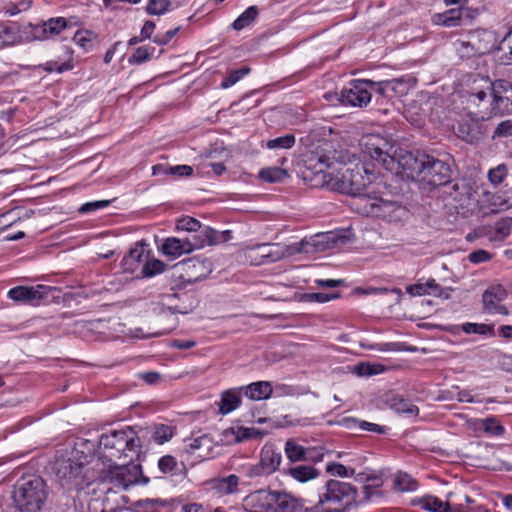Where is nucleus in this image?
I'll use <instances>...</instances> for the list:
<instances>
[{
  "instance_id": "nucleus-1",
  "label": "nucleus",
  "mask_w": 512,
  "mask_h": 512,
  "mask_svg": "<svg viewBox=\"0 0 512 512\" xmlns=\"http://www.w3.org/2000/svg\"><path fill=\"white\" fill-rule=\"evenodd\" d=\"M305 163L321 178V184L328 190L359 197L362 204L365 203L368 188L374 184L377 175L369 164H355L353 167H345L338 174L327 171L333 160L326 154L318 151L306 155Z\"/></svg>"
},
{
  "instance_id": "nucleus-2",
  "label": "nucleus",
  "mask_w": 512,
  "mask_h": 512,
  "mask_svg": "<svg viewBox=\"0 0 512 512\" xmlns=\"http://www.w3.org/2000/svg\"><path fill=\"white\" fill-rule=\"evenodd\" d=\"M344 242V237L339 233L326 232L315 234L290 245L263 243L248 246L244 249V256L251 265L260 266L274 263L285 257H291L296 254L313 255L324 252Z\"/></svg>"
},
{
  "instance_id": "nucleus-3",
  "label": "nucleus",
  "mask_w": 512,
  "mask_h": 512,
  "mask_svg": "<svg viewBox=\"0 0 512 512\" xmlns=\"http://www.w3.org/2000/svg\"><path fill=\"white\" fill-rule=\"evenodd\" d=\"M248 512H307L301 499L285 491L257 490L244 498Z\"/></svg>"
},
{
  "instance_id": "nucleus-4",
  "label": "nucleus",
  "mask_w": 512,
  "mask_h": 512,
  "mask_svg": "<svg viewBox=\"0 0 512 512\" xmlns=\"http://www.w3.org/2000/svg\"><path fill=\"white\" fill-rule=\"evenodd\" d=\"M141 440L137 432L130 426L121 430H112L102 434L99 439V453L104 459L128 458L132 461L141 452Z\"/></svg>"
},
{
  "instance_id": "nucleus-5",
  "label": "nucleus",
  "mask_w": 512,
  "mask_h": 512,
  "mask_svg": "<svg viewBox=\"0 0 512 512\" xmlns=\"http://www.w3.org/2000/svg\"><path fill=\"white\" fill-rule=\"evenodd\" d=\"M385 162L386 170L419 181L424 165L428 163V155L425 153L414 154L400 149L399 152L394 150L392 158L386 157Z\"/></svg>"
},
{
  "instance_id": "nucleus-6",
  "label": "nucleus",
  "mask_w": 512,
  "mask_h": 512,
  "mask_svg": "<svg viewBox=\"0 0 512 512\" xmlns=\"http://www.w3.org/2000/svg\"><path fill=\"white\" fill-rule=\"evenodd\" d=\"M364 204L359 210L361 213L373 217L383 218L389 222H400L404 220L408 211L405 207L394 201L384 200L378 197L375 192L367 193Z\"/></svg>"
},
{
  "instance_id": "nucleus-7",
  "label": "nucleus",
  "mask_w": 512,
  "mask_h": 512,
  "mask_svg": "<svg viewBox=\"0 0 512 512\" xmlns=\"http://www.w3.org/2000/svg\"><path fill=\"white\" fill-rule=\"evenodd\" d=\"M357 490L347 482L331 479L326 482L324 491L319 494V503L347 507L356 501Z\"/></svg>"
},
{
  "instance_id": "nucleus-8",
  "label": "nucleus",
  "mask_w": 512,
  "mask_h": 512,
  "mask_svg": "<svg viewBox=\"0 0 512 512\" xmlns=\"http://www.w3.org/2000/svg\"><path fill=\"white\" fill-rule=\"evenodd\" d=\"M76 453L74 449L57 451L54 461L50 464L51 470L59 480L70 481L80 474L82 464L73 459Z\"/></svg>"
},
{
  "instance_id": "nucleus-9",
  "label": "nucleus",
  "mask_w": 512,
  "mask_h": 512,
  "mask_svg": "<svg viewBox=\"0 0 512 512\" xmlns=\"http://www.w3.org/2000/svg\"><path fill=\"white\" fill-rule=\"evenodd\" d=\"M491 90V111L498 115L512 114V83L499 79L494 81Z\"/></svg>"
},
{
  "instance_id": "nucleus-10",
  "label": "nucleus",
  "mask_w": 512,
  "mask_h": 512,
  "mask_svg": "<svg viewBox=\"0 0 512 512\" xmlns=\"http://www.w3.org/2000/svg\"><path fill=\"white\" fill-rule=\"evenodd\" d=\"M28 468H18L21 479L14 485L12 498L16 510L19 512H31L32 503V475L26 472Z\"/></svg>"
},
{
  "instance_id": "nucleus-11",
  "label": "nucleus",
  "mask_w": 512,
  "mask_h": 512,
  "mask_svg": "<svg viewBox=\"0 0 512 512\" xmlns=\"http://www.w3.org/2000/svg\"><path fill=\"white\" fill-rule=\"evenodd\" d=\"M419 182L438 187L447 184L451 178V169L445 162L428 155V163L424 165Z\"/></svg>"
},
{
  "instance_id": "nucleus-12",
  "label": "nucleus",
  "mask_w": 512,
  "mask_h": 512,
  "mask_svg": "<svg viewBox=\"0 0 512 512\" xmlns=\"http://www.w3.org/2000/svg\"><path fill=\"white\" fill-rule=\"evenodd\" d=\"M140 473V466L128 461L120 465H110L107 477L116 487L127 489L138 482Z\"/></svg>"
},
{
  "instance_id": "nucleus-13",
  "label": "nucleus",
  "mask_w": 512,
  "mask_h": 512,
  "mask_svg": "<svg viewBox=\"0 0 512 512\" xmlns=\"http://www.w3.org/2000/svg\"><path fill=\"white\" fill-rule=\"evenodd\" d=\"M369 82L366 80H356L350 83L349 87H344L340 94V102L344 106L363 107L370 101L372 94L368 89Z\"/></svg>"
},
{
  "instance_id": "nucleus-14",
  "label": "nucleus",
  "mask_w": 512,
  "mask_h": 512,
  "mask_svg": "<svg viewBox=\"0 0 512 512\" xmlns=\"http://www.w3.org/2000/svg\"><path fill=\"white\" fill-rule=\"evenodd\" d=\"M361 145L363 146L364 152L372 159L379 162L384 168L386 157L392 158L390 151L393 149V146L379 135L370 134L364 136L361 140Z\"/></svg>"
},
{
  "instance_id": "nucleus-15",
  "label": "nucleus",
  "mask_w": 512,
  "mask_h": 512,
  "mask_svg": "<svg viewBox=\"0 0 512 512\" xmlns=\"http://www.w3.org/2000/svg\"><path fill=\"white\" fill-rule=\"evenodd\" d=\"M508 292L502 285L491 286L482 295L483 308L488 314L508 315V309L502 305Z\"/></svg>"
},
{
  "instance_id": "nucleus-16",
  "label": "nucleus",
  "mask_w": 512,
  "mask_h": 512,
  "mask_svg": "<svg viewBox=\"0 0 512 512\" xmlns=\"http://www.w3.org/2000/svg\"><path fill=\"white\" fill-rule=\"evenodd\" d=\"M468 45L478 52V55H484L493 50L498 43L497 35L494 31L486 29H476L468 34Z\"/></svg>"
},
{
  "instance_id": "nucleus-17",
  "label": "nucleus",
  "mask_w": 512,
  "mask_h": 512,
  "mask_svg": "<svg viewBox=\"0 0 512 512\" xmlns=\"http://www.w3.org/2000/svg\"><path fill=\"white\" fill-rule=\"evenodd\" d=\"M229 235L230 231H224L220 233L215 229L206 226L197 234L186 238L191 243V250L193 252L195 250L202 249L205 246H212L220 243L221 241H226Z\"/></svg>"
},
{
  "instance_id": "nucleus-18",
  "label": "nucleus",
  "mask_w": 512,
  "mask_h": 512,
  "mask_svg": "<svg viewBox=\"0 0 512 512\" xmlns=\"http://www.w3.org/2000/svg\"><path fill=\"white\" fill-rule=\"evenodd\" d=\"M150 256V251L147 249V245L143 243H136L133 248L130 249L129 253L125 255L121 261V267L124 272L134 273Z\"/></svg>"
},
{
  "instance_id": "nucleus-19",
  "label": "nucleus",
  "mask_w": 512,
  "mask_h": 512,
  "mask_svg": "<svg viewBox=\"0 0 512 512\" xmlns=\"http://www.w3.org/2000/svg\"><path fill=\"white\" fill-rule=\"evenodd\" d=\"M191 247L187 238L168 237L163 241L160 251L166 257L174 260L184 254L192 253Z\"/></svg>"
},
{
  "instance_id": "nucleus-20",
  "label": "nucleus",
  "mask_w": 512,
  "mask_h": 512,
  "mask_svg": "<svg viewBox=\"0 0 512 512\" xmlns=\"http://www.w3.org/2000/svg\"><path fill=\"white\" fill-rule=\"evenodd\" d=\"M67 27V21L63 17L51 18L42 24L34 25V40H45L58 35Z\"/></svg>"
},
{
  "instance_id": "nucleus-21",
  "label": "nucleus",
  "mask_w": 512,
  "mask_h": 512,
  "mask_svg": "<svg viewBox=\"0 0 512 512\" xmlns=\"http://www.w3.org/2000/svg\"><path fill=\"white\" fill-rule=\"evenodd\" d=\"M284 451H285L286 457L291 462H300V461H308V460L314 461V462L321 461V455L312 456L311 452L313 450L303 447L302 445L296 443L292 439H289L286 441Z\"/></svg>"
},
{
  "instance_id": "nucleus-22",
  "label": "nucleus",
  "mask_w": 512,
  "mask_h": 512,
  "mask_svg": "<svg viewBox=\"0 0 512 512\" xmlns=\"http://www.w3.org/2000/svg\"><path fill=\"white\" fill-rule=\"evenodd\" d=\"M183 269L195 279L206 276L211 272V262L204 258L199 257L188 258L179 263Z\"/></svg>"
},
{
  "instance_id": "nucleus-23",
  "label": "nucleus",
  "mask_w": 512,
  "mask_h": 512,
  "mask_svg": "<svg viewBox=\"0 0 512 512\" xmlns=\"http://www.w3.org/2000/svg\"><path fill=\"white\" fill-rule=\"evenodd\" d=\"M281 461V452L277 451L274 445L265 444L262 447L259 462L270 474L274 473L279 468Z\"/></svg>"
},
{
  "instance_id": "nucleus-24",
  "label": "nucleus",
  "mask_w": 512,
  "mask_h": 512,
  "mask_svg": "<svg viewBox=\"0 0 512 512\" xmlns=\"http://www.w3.org/2000/svg\"><path fill=\"white\" fill-rule=\"evenodd\" d=\"M418 505L422 510L429 512H464L462 504L451 509L447 502H443L441 499L431 495L419 499Z\"/></svg>"
},
{
  "instance_id": "nucleus-25",
  "label": "nucleus",
  "mask_w": 512,
  "mask_h": 512,
  "mask_svg": "<svg viewBox=\"0 0 512 512\" xmlns=\"http://www.w3.org/2000/svg\"><path fill=\"white\" fill-rule=\"evenodd\" d=\"M47 72H58L72 70L73 65V50L70 47H64L63 57H59L58 60H51L46 62L44 65H40Z\"/></svg>"
},
{
  "instance_id": "nucleus-26",
  "label": "nucleus",
  "mask_w": 512,
  "mask_h": 512,
  "mask_svg": "<svg viewBox=\"0 0 512 512\" xmlns=\"http://www.w3.org/2000/svg\"><path fill=\"white\" fill-rule=\"evenodd\" d=\"M242 389H228L221 394L219 412L223 415L234 411L241 403Z\"/></svg>"
},
{
  "instance_id": "nucleus-27",
  "label": "nucleus",
  "mask_w": 512,
  "mask_h": 512,
  "mask_svg": "<svg viewBox=\"0 0 512 512\" xmlns=\"http://www.w3.org/2000/svg\"><path fill=\"white\" fill-rule=\"evenodd\" d=\"M244 395L251 400L268 399L272 394V386L267 381H258L241 387Z\"/></svg>"
},
{
  "instance_id": "nucleus-28",
  "label": "nucleus",
  "mask_w": 512,
  "mask_h": 512,
  "mask_svg": "<svg viewBox=\"0 0 512 512\" xmlns=\"http://www.w3.org/2000/svg\"><path fill=\"white\" fill-rule=\"evenodd\" d=\"M239 477L230 474L226 477L215 478L210 481V486L217 493L228 495L238 491Z\"/></svg>"
},
{
  "instance_id": "nucleus-29",
  "label": "nucleus",
  "mask_w": 512,
  "mask_h": 512,
  "mask_svg": "<svg viewBox=\"0 0 512 512\" xmlns=\"http://www.w3.org/2000/svg\"><path fill=\"white\" fill-rule=\"evenodd\" d=\"M60 289L56 287L38 284L34 286V305L59 302Z\"/></svg>"
},
{
  "instance_id": "nucleus-30",
  "label": "nucleus",
  "mask_w": 512,
  "mask_h": 512,
  "mask_svg": "<svg viewBox=\"0 0 512 512\" xmlns=\"http://www.w3.org/2000/svg\"><path fill=\"white\" fill-rule=\"evenodd\" d=\"M286 475L299 483H306L319 476V471L310 465H296L285 470Z\"/></svg>"
},
{
  "instance_id": "nucleus-31",
  "label": "nucleus",
  "mask_w": 512,
  "mask_h": 512,
  "mask_svg": "<svg viewBox=\"0 0 512 512\" xmlns=\"http://www.w3.org/2000/svg\"><path fill=\"white\" fill-rule=\"evenodd\" d=\"M158 467L164 474H171L172 476L185 477L187 470L183 463H178L172 455H164L158 461Z\"/></svg>"
},
{
  "instance_id": "nucleus-32",
  "label": "nucleus",
  "mask_w": 512,
  "mask_h": 512,
  "mask_svg": "<svg viewBox=\"0 0 512 512\" xmlns=\"http://www.w3.org/2000/svg\"><path fill=\"white\" fill-rule=\"evenodd\" d=\"M462 8L449 9L443 13H437L433 16L432 21L436 25L445 27H455L461 24Z\"/></svg>"
},
{
  "instance_id": "nucleus-33",
  "label": "nucleus",
  "mask_w": 512,
  "mask_h": 512,
  "mask_svg": "<svg viewBox=\"0 0 512 512\" xmlns=\"http://www.w3.org/2000/svg\"><path fill=\"white\" fill-rule=\"evenodd\" d=\"M456 135L463 141L474 143L480 139L481 133L477 123L463 121L458 123Z\"/></svg>"
},
{
  "instance_id": "nucleus-34",
  "label": "nucleus",
  "mask_w": 512,
  "mask_h": 512,
  "mask_svg": "<svg viewBox=\"0 0 512 512\" xmlns=\"http://www.w3.org/2000/svg\"><path fill=\"white\" fill-rule=\"evenodd\" d=\"M211 449V438L207 435H202L200 437L192 439L191 442L187 445L186 451L191 454H194L197 451H199L197 456L199 458H206L209 455Z\"/></svg>"
},
{
  "instance_id": "nucleus-35",
  "label": "nucleus",
  "mask_w": 512,
  "mask_h": 512,
  "mask_svg": "<svg viewBox=\"0 0 512 512\" xmlns=\"http://www.w3.org/2000/svg\"><path fill=\"white\" fill-rule=\"evenodd\" d=\"M389 407L397 413L408 414L411 416H417L419 409L413 405L409 400L405 399L400 395L392 396L388 400Z\"/></svg>"
},
{
  "instance_id": "nucleus-36",
  "label": "nucleus",
  "mask_w": 512,
  "mask_h": 512,
  "mask_svg": "<svg viewBox=\"0 0 512 512\" xmlns=\"http://www.w3.org/2000/svg\"><path fill=\"white\" fill-rule=\"evenodd\" d=\"M175 433V427L166 424H156L151 433L152 439L158 444L168 442Z\"/></svg>"
},
{
  "instance_id": "nucleus-37",
  "label": "nucleus",
  "mask_w": 512,
  "mask_h": 512,
  "mask_svg": "<svg viewBox=\"0 0 512 512\" xmlns=\"http://www.w3.org/2000/svg\"><path fill=\"white\" fill-rule=\"evenodd\" d=\"M358 480L366 481V482H368V481L375 482L373 485H365L364 486L363 493H364V497H365L366 501H370L374 495L381 496L382 493L378 490V488L382 486V481L377 476L365 475V474L361 473L358 475Z\"/></svg>"
},
{
  "instance_id": "nucleus-38",
  "label": "nucleus",
  "mask_w": 512,
  "mask_h": 512,
  "mask_svg": "<svg viewBox=\"0 0 512 512\" xmlns=\"http://www.w3.org/2000/svg\"><path fill=\"white\" fill-rule=\"evenodd\" d=\"M259 11L256 6L248 7L239 17L233 22V29L239 31L249 26L258 16Z\"/></svg>"
},
{
  "instance_id": "nucleus-39",
  "label": "nucleus",
  "mask_w": 512,
  "mask_h": 512,
  "mask_svg": "<svg viewBox=\"0 0 512 512\" xmlns=\"http://www.w3.org/2000/svg\"><path fill=\"white\" fill-rule=\"evenodd\" d=\"M512 228V218L505 217L495 223L494 233L490 237L492 241H504L510 234Z\"/></svg>"
},
{
  "instance_id": "nucleus-40",
  "label": "nucleus",
  "mask_w": 512,
  "mask_h": 512,
  "mask_svg": "<svg viewBox=\"0 0 512 512\" xmlns=\"http://www.w3.org/2000/svg\"><path fill=\"white\" fill-rule=\"evenodd\" d=\"M394 489L400 492L414 491L417 489V482L407 473L399 472L394 478Z\"/></svg>"
},
{
  "instance_id": "nucleus-41",
  "label": "nucleus",
  "mask_w": 512,
  "mask_h": 512,
  "mask_svg": "<svg viewBox=\"0 0 512 512\" xmlns=\"http://www.w3.org/2000/svg\"><path fill=\"white\" fill-rule=\"evenodd\" d=\"M462 331L466 334H479L484 336H494V326L484 323L467 322L462 325Z\"/></svg>"
},
{
  "instance_id": "nucleus-42",
  "label": "nucleus",
  "mask_w": 512,
  "mask_h": 512,
  "mask_svg": "<svg viewBox=\"0 0 512 512\" xmlns=\"http://www.w3.org/2000/svg\"><path fill=\"white\" fill-rule=\"evenodd\" d=\"M288 176L286 170L279 167H268L260 170L259 177L269 183L282 181Z\"/></svg>"
},
{
  "instance_id": "nucleus-43",
  "label": "nucleus",
  "mask_w": 512,
  "mask_h": 512,
  "mask_svg": "<svg viewBox=\"0 0 512 512\" xmlns=\"http://www.w3.org/2000/svg\"><path fill=\"white\" fill-rule=\"evenodd\" d=\"M165 263L159 259L149 257L143 264L141 273L144 277H153L157 274L162 273L165 270Z\"/></svg>"
},
{
  "instance_id": "nucleus-44",
  "label": "nucleus",
  "mask_w": 512,
  "mask_h": 512,
  "mask_svg": "<svg viewBox=\"0 0 512 512\" xmlns=\"http://www.w3.org/2000/svg\"><path fill=\"white\" fill-rule=\"evenodd\" d=\"M508 176V167L506 164H499L488 171L487 177L491 185L499 186Z\"/></svg>"
},
{
  "instance_id": "nucleus-45",
  "label": "nucleus",
  "mask_w": 512,
  "mask_h": 512,
  "mask_svg": "<svg viewBox=\"0 0 512 512\" xmlns=\"http://www.w3.org/2000/svg\"><path fill=\"white\" fill-rule=\"evenodd\" d=\"M481 428L486 434L492 436H502L505 433V428L500 422L494 418L489 417L480 421Z\"/></svg>"
},
{
  "instance_id": "nucleus-46",
  "label": "nucleus",
  "mask_w": 512,
  "mask_h": 512,
  "mask_svg": "<svg viewBox=\"0 0 512 512\" xmlns=\"http://www.w3.org/2000/svg\"><path fill=\"white\" fill-rule=\"evenodd\" d=\"M155 48L152 46H141L128 58L130 64H142L151 59Z\"/></svg>"
},
{
  "instance_id": "nucleus-47",
  "label": "nucleus",
  "mask_w": 512,
  "mask_h": 512,
  "mask_svg": "<svg viewBox=\"0 0 512 512\" xmlns=\"http://www.w3.org/2000/svg\"><path fill=\"white\" fill-rule=\"evenodd\" d=\"M171 0H147L146 12L149 15H163L169 11Z\"/></svg>"
},
{
  "instance_id": "nucleus-48",
  "label": "nucleus",
  "mask_w": 512,
  "mask_h": 512,
  "mask_svg": "<svg viewBox=\"0 0 512 512\" xmlns=\"http://www.w3.org/2000/svg\"><path fill=\"white\" fill-rule=\"evenodd\" d=\"M8 297L16 302H30L32 300V287H14L9 290Z\"/></svg>"
},
{
  "instance_id": "nucleus-49",
  "label": "nucleus",
  "mask_w": 512,
  "mask_h": 512,
  "mask_svg": "<svg viewBox=\"0 0 512 512\" xmlns=\"http://www.w3.org/2000/svg\"><path fill=\"white\" fill-rule=\"evenodd\" d=\"M326 471L332 475L342 478L351 477L355 474V469L348 468L341 463L330 462L326 465Z\"/></svg>"
},
{
  "instance_id": "nucleus-50",
  "label": "nucleus",
  "mask_w": 512,
  "mask_h": 512,
  "mask_svg": "<svg viewBox=\"0 0 512 512\" xmlns=\"http://www.w3.org/2000/svg\"><path fill=\"white\" fill-rule=\"evenodd\" d=\"M200 228L201 222L190 216H184L176 222V230L178 231L197 232Z\"/></svg>"
},
{
  "instance_id": "nucleus-51",
  "label": "nucleus",
  "mask_w": 512,
  "mask_h": 512,
  "mask_svg": "<svg viewBox=\"0 0 512 512\" xmlns=\"http://www.w3.org/2000/svg\"><path fill=\"white\" fill-rule=\"evenodd\" d=\"M295 144V136L293 134H286L281 137L271 139L267 142L269 149H289Z\"/></svg>"
},
{
  "instance_id": "nucleus-52",
  "label": "nucleus",
  "mask_w": 512,
  "mask_h": 512,
  "mask_svg": "<svg viewBox=\"0 0 512 512\" xmlns=\"http://www.w3.org/2000/svg\"><path fill=\"white\" fill-rule=\"evenodd\" d=\"M250 72L249 67H242L238 70H233L229 73L228 76H226L222 82L221 87L224 89H227L234 84H236L240 79H242L245 75H247Z\"/></svg>"
},
{
  "instance_id": "nucleus-53",
  "label": "nucleus",
  "mask_w": 512,
  "mask_h": 512,
  "mask_svg": "<svg viewBox=\"0 0 512 512\" xmlns=\"http://www.w3.org/2000/svg\"><path fill=\"white\" fill-rule=\"evenodd\" d=\"M73 40L85 51L90 50L93 46V34L88 30L77 31L73 37Z\"/></svg>"
},
{
  "instance_id": "nucleus-54",
  "label": "nucleus",
  "mask_w": 512,
  "mask_h": 512,
  "mask_svg": "<svg viewBox=\"0 0 512 512\" xmlns=\"http://www.w3.org/2000/svg\"><path fill=\"white\" fill-rule=\"evenodd\" d=\"M339 297H340L339 292H333V293L315 292V293L304 294L302 299L306 302L326 303L330 300L337 299Z\"/></svg>"
},
{
  "instance_id": "nucleus-55",
  "label": "nucleus",
  "mask_w": 512,
  "mask_h": 512,
  "mask_svg": "<svg viewBox=\"0 0 512 512\" xmlns=\"http://www.w3.org/2000/svg\"><path fill=\"white\" fill-rule=\"evenodd\" d=\"M366 82H369L368 89L370 92H376L380 95H385L387 90H394L395 89V83H397V80H387V81H381V82H374L372 80H366Z\"/></svg>"
},
{
  "instance_id": "nucleus-56",
  "label": "nucleus",
  "mask_w": 512,
  "mask_h": 512,
  "mask_svg": "<svg viewBox=\"0 0 512 512\" xmlns=\"http://www.w3.org/2000/svg\"><path fill=\"white\" fill-rule=\"evenodd\" d=\"M245 475L250 479L260 478L271 475L260 462L246 465L243 468Z\"/></svg>"
},
{
  "instance_id": "nucleus-57",
  "label": "nucleus",
  "mask_w": 512,
  "mask_h": 512,
  "mask_svg": "<svg viewBox=\"0 0 512 512\" xmlns=\"http://www.w3.org/2000/svg\"><path fill=\"white\" fill-rule=\"evenodd\" d=\"M508 137H512V120H505L499 123L492 135L493 139Z\"/></svg>"
},
{
  "instance_id": "nucleus-58",
  "label": "nucleus",
  "mask_w": 512,
  "mask_h": 512,
  "mask_svg": "<svg viewBox=\"0 0 512 512\" xmlns=\"http://www.w3.org/2000/svg\"><path fill=\"white\" fill-rule=\"evenodd\" d=\"M181 512H225L221 507L211 508L200 503H188L181 507Z\"/></svg>"
},
{
  "instance_id": "nucleus-59",
  "label": "nucleus",
  "mask_w": 512,
  "mask_h": 512,
  "mask_svg": "<svg viewBox=\"0 0 512 512\" xmlns=\"http://www.w3.org/2000/svg\"><path fill=\"white\" fill-rule=\"evenodd\" d=\"M425 287L429 292V295H434L438 297H449V291L451 289H443L434 279H429L425 283Z\"/></svg>"
},
{
  "instance_id": "nucleus-60",
  "label": "nucleus",
  "mask_w": 512,
  "mask_h": 512,
  "mask_svg": "<svg viewBox=\"0 0 512 512\" xmlns=\"http://www.w3.org/2000/svg\"><path fill=\"white\" fill-rule=\"evenodd\" d=\"M498 49L505 52L506 61L512 63V30L501 40Z\"/></svg>"
},
{
  "instance_id": "nucleus-61",
  "label": "nucleus",
  "mask_w": 512,
  "mask_h": 512,
  "mask_svg": "<svg viewBox=\"0 0 512 512\" xmlns=\"http://www.w3.org/2000/svg\"><path fill=\"white\" fill-rule=\"evenodd\" d=\"M109 204H110L109 200H99V201L87 202L79 208V212L89 213L92 211L103 209V208L107 207Z\"/></svg>"
},
{
  "instance_id": "nucleus-62",
  "label": "nucleus",
  "mask_w": 512,
  "mask_h": 512,
  "mask_svg": "<svg viewBox=\"0 0 512 512\" xmlns=\"http://www.w3.org/2000/svg\"><path fill=\"white\" fill-rule=\"evenodd\" d=\"M457 51L461 58H471L478 55V52L468 45V39L458 43Z\"/></svg>"
},
{
  "instance_id": "nucleus-63",
  "label": "nucleus",
  "mask_w": 512,
  "mask_h": 512,
  "mask_svg": "<svg viewBox=\"0 0 512 512\" xmlns=\"http://www.w3.org/2000/svg\"><path fill=\"white\" fill-rule=\"evenodd\" d=\"M178 31H179V28H175V29L168 30L167 32H165L162 35L158 34L154 37L153 42L158 45H161V46L166 45L175 37V35L178 33Z\"/></svg>"
},
{
  "instance_id": "nucleus-64",
  "label": "nucleus",
  "mask_w": 512,
  "mask_h": 512,
  "mask_svg": "<svg viewBox=\"0 0 512 512\" xmlns=\"http://www.w3.org/2000/svg\"><path fill=\"white\" fill-rule=\"evenodd\" d=\"M468 258L471 263L478 264L488 261L491 258V256L487 251L480 249L471 252Z\"/></svg>"
}]
</instances>
